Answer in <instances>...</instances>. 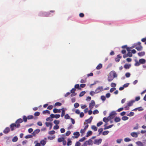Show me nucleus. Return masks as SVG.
<instances>
[{
	"label": "nucleus",
	"mask_w": 146,
	"mask_h": 146,
	"mask_svg": "<svg viewBox=\"0 0 146 146\" xmlns=\"http://www.w3.org/2000/svg\"><path fill=\"white\" fill-rule=\"evenodd\" d=\"M61 109H57L56 108H54L53 110V111L54 113H60L61 112Z\"/></svg>",
	"instance_id": "f8f14e48"
},
{
	"label": "nucleus",
	"mask_w": 146,
	"mask_h": 146,
	"mask_svg": "<svg viewBox=\"0 0 146 146\" xmlns=\"http://www.w3.org/2000/svg\"><path fill=\"white\" fill-rule=\"evenodd\" d=\"M101 99L103 101H104L106 99V97L104 96H102L101 97Z\"/></svg>",
	"instance_id": "3c124183"
},
{
	"label": "nucleus",
	"mask_w": 146,
	"mask_h": 146,
	"mask_svg": "<svg viewBox=\"0 0 146 146\" xmlns=\"http://www.w3.org/2000/svg\"><path fill=\"white\" fill-rule=\"evenodd\" d=\"M131 135L134 137L136 138L138 137V135L137 133L133 132H132L131 133Z\"/></svg>",
	"instance_id": "6e6552de"
},
{
	"label": "nucleus",
	"mask_w": 146,
	"mask_h": 146,
	"mask_svg": "<svg viewBox=\"0 0 146 146\" xmlns=\"http://www.w3.org/2000/svg\"><path fill=\"white\" fill-rule=\"evenodd\" d=\"M80 145L81 143L79 142H77L75 145V146H80Z\"/></svg>",
	"instance_id": "774afa93"
},
{
	"label": "nucleus",
	"mask_w": 146,
	"mask_h": 146,
	"mask_svg": "<svg viewBox=\"0 0 146 146\" xmlns=\"http://www.w3.org/2000/svg\"><path fill=\"white\" fill-rule=\"evenodd\" d=\"M93 119V117L91 116L88 119H86L85 121L86 122V124L90 123Z\"/></svg>",
	"instance_id": "20e7f679"
},
{
	"label": "nucleus",
	"mask_w": 146,
	"mask_h": 146,
	"mask_svg": "<svg viewBox=\"0 0 146 146\" xmlns=\"http://www.w3.org/2000/svg\"><path fill=\"white\" fill-rule=\"evenodd\" d=\"M75 92H70L71 93V96L73 97L76 96V93Z\"/></svg>",
	"instance_id": "a19ab883"
},
{
	"label": "nucleus",
	"mask_w": 146,
	"mask_h": 146,
	"mask_svg": "<svg viewBox=\"0 0 146 146\" xmlns=\"http://www.w3.org/2000/svg\"><path fill=\"white\" fill-rule=\"evenodd\" d=\"M129 118L128 117L126 116H123L122 118V119L123 121H125L127 120Z\"/></svg>",
	"instance_id": "c9c22d12"
},
{
	"label": "nucleus",
	"mask_w": 146,
	"mask_h": 146,
	"mask_svg": "<svg viewBox=\"0 0 146 146\" xmlns=\"http://www.w3.org/2000/svg\"><path fill=\"white\" fill-rule=\"evenodd\" d=\"M18 140V138L17 136L14 137L12 139V141L14 142L17 141Z\"/></svg>",
	"instance_id": "72a5a7b5"
},
{
	"label": "nucleus",
	"mask_w": 146,
	"mask_h": 146,
	"mask_svg": "<svg viewBox=\"0 0 146 146\" xmlns=\"http://www.w3.org/2000/svg\"><path fill=\"white\" fill-rule=\"evenodd\" d=\"M13 125L14 126L15 128H19L20 126V124H17V123H13Z\"/></svg>",
	"instance_id": "412c9836"
},
{
	"label": "nucleus",
	"mask_w": 146,
	"mask_h": 146,
	"mask_svg": "<svg viewBox=\"0 0 146 146\" xmlns=\"http://www.w3.org/2000/svg\"><path fill=\"white\" fill-rule=\"evenodd\" d=\"M73 134L75 136L74 137L76 138H78L80 135L79 132L77 131L74 133Z\"/></svg>",
	"instance_id": "9d476101"
},
{
	"label": "nucleus",
	"mask_w": 146,
	"mask_h": 146,
	"mask_svg": "<svg viewBox=\"0 0 146 146\" xmlns=\"http://www.w3.org/2000/svg\"><path fill=\"white\" fill-rule=\"evenodd\" d=\"M102 67V64L100 63L96 67V68L97 70H100Z\"/></svg>",
	"instance_id": "a211bd4d"
},
{
	"label": "nucleus",
	"mask_w": 146,
	"mask_h": 146,
	"mask_svg": "<svg viewBox=\"0 0 146 146\" xmlns=\"http://www.w3.org/2000/svg\"><path fill=\"white\" fill-rule=\"evenodd\" d=\"M103 124V122L102 121H100L97 124V126L98 127H99L101 125Z\"/></svg>",
	"instance_id": "603ef678"
},
{
	"label": "nucleus",
	"mask_w": 146,
	"mask_h": 146,
	"mask_svg": "<svg viewBox=\"0 0 146 146\" xmlns=\"http://www.w3.org/2000/svg\"><path fill=\"white\" fill-rule=\"evenodd\" d=\"M109 133V131H106L103 132L102 135H107Z\"/></svg>",
	"instance_id": "e433bc0d"
},
{
	"label": "nucleus",
	"mask_w": 146,
	"mask_h": 146,
	"mask_svg": "<svg viewBox=\"0 0 146 146\" xmlns=\"http://www.w3.org/2000/svg\"><path fill=\"white\" fill-rule=\"evenodd\" d=\"M127 54L128 56L130 57H132L133 56L132 53L130 52H128Z\"/></svg>",
	"instance_id": "69168bd1"
},
{
	"label": "nucleus",
	"mask_w": 146,
	"mask_h": 146,
	"mask_svg": "<svg viewBox=\"0 0 146 146\" xmlns=\"http://www.w3.org/2000/svg\"><path fill=\"white\" fill-rule=\"evenodd\" d=\"M60 116V115L59 114H56L55 115L54 118L56 119L58 118Z\"/></svg>",
	"instance_id": "052dcab7"
},
{
	"label": "nucleus",
	"mask_w": 146,
	"mask_h": 146,
	"mask_svg": "<svg viewBox=\"0 0 146 146\" xmlns=\"http://www.w3.org/2000/svg\"><path fill=\"white\" fill-rule=\"evenodd\" d=\"M109 120H110L108 118V117L107 118L106 117L104 118L103 120V121L105 123H107Z\"/></svg>",
	"instance_id": "4be33fe9"
},
{
	"label": "nucleus",
	"mask_w": 146,
	"mask_h": 146,
	"mask_svg": "<svg viewBox=\"0 0 146 146\" xmlns=\"http://www.w3.org/2000/svg\"><path fill=\"white\" fill-rule=\"evenodd\" d=\"M143 47L141 46H136L135 47V49H136L137 50L140 51L142 50Z\"/></svg>",
	"instance_id": "b1692460"
},
{
	"label": "nucleus",
	"mask_w": 146,
	"mask_h": 146,
	"mask_svg": "<svg viewBox=\"0 0 146 146\" xmlns=\"http://www.w3.org/2000/svg\"><path fill=\"white\" fill-rule=\"evenodd\" d=\"M95 102L94 100H92L91 102V103L89 104V107L90 110H92V109L95 105Z\"/></svg>",
	"instance_id": "7ed1b4c3"
},
{
	"label": "nucleus",
	"mask_w": 146,
	"mask_h": 146,
	"mask_svg": "<svg viewBox=\"0 0 146 146\" xmlns=\"http://www.w3.org/2000/svg\"><path fill=\"white\" fill-rule=\"evenodd\" d=\"M121 120V119L119 117H116L114 119V121L116 122H119Z\"/></svg>",
	"instance_id": "aec40b11"
},
{
	"label": "nucleus",
	"mask_w": 146,
	"mask_h": 146,
	"mask_svg": "<svg viewBox=\"0 0 146 146\" xmlns=\"http://www.w3.org/2000/svg\"><path fill=\"white\" fill-rule=\"evenodd\" d=\"M130 74L129 72L126 73L125 74V75L126 77L128 78L130 76Z\"/></svg>",
	"instance_id": "13d9d810"
},
{
	"label": "nucleus",
	"mask_w": 146,
	"mask_h": 146,
	"mask_svg": "<svg viewBox=\"0 0 146 146\" xmlns=\"http://www.w3.org/2000/svg\"><path fill=\"white\" fill-rule=\"evenodd\" d=\"M76 89L81 90L79 84H76L74 86V88H72V89L70 90V91H75Z\"/></svg>",
	"instance_id": "f03ea898"
},
{
	"label": "nucleus",
	"mask_w": 146,
	"mask_h": 146,
	"mask_svg": "<svg viewBox=\"0 0 146 146\" xmlns=\"http://www.w3.org/2000/svg\"><path fill=\"white\" fill-rule=\"evenodd\" d=\"M91 129L94 131H96L97 130L98 128L96 126L93 125L91 126Z\"/></svg>",
	"instance_id": "2eb2a0df"
},
{
	"label": "nucleus",
	"mask_w": 146,
	"mask_h": 146,
	"mask_svg": "<svg viewBox=\"0 0 146 146\" xmlns=\"http://www.w3.org/2000/svg\"><path fill=\"white\" fill-rule=\"evenodd\" d=\"M23 120L25 122H26L27 121V117L25 115H24L23 117Z\"/></svg>",
	"instance_id": "ea45409f"
},
{
	"label": "nucleus",
	"mask_w": 146,
	"mask_h": 146,
	"mask_svg": "<svg viewBox=\"0 0 146 146\" xmlns=\"http://www.w3.org/2000/svg\"><path fill=\"white\" fill-rule=\"evenodd\" d=\"M134 102V101H130L128 102L127 103V106L129 107L132 106Z\"/></svg>",
	"instance_id": "5701e85b"
},
{
	"label": "nucleus",
	"mask_w": 146,
	"mask_h": 146,
	"mask_svg": "<svg viewBox=\"0 0 146 146\" xmlns=\"http://www.w3.org/2000/svg\"><path fill=\"white\" fill-rule=\"evenodd\" d=\"M42 113L44 114H45L46 113H48L49 114L50 113V111L48 110L44 111H43Z\"/></svg>",
	"instance_id": "f704fd0d"
},
{
	"label": "nucleus",
	"mask_w": 146,
	"mask_h": 146,
	"mask_svg": "<svg viewBox=\"0 0 146 146\" xmlns=\"http://www.w3.org/2000/svg\"><path fill=\"white\" fill-rule=\"evenodd\" d=\"M131 65L130 64H126L124 65V68L125 69H129L131 67Z\"/></svg>",
	"instance_id": "f3484780"
},
{
	"label": "nucleus",
	"mask_w": 146,
	"mask_h": 146,
	"mask_svg": "<svg viewBox=\"0 0 146 146\" xmlns=\"http://www.w3.org/2000/svg\"><path fill=\"white\" fill-rule=\"evenodd\" d=\"M140 64V63H139V62H138L137 61H136V62L135 64V66H139Z\"/></svg>",
	"instance_id": "338daca9"
},
{
	"label": "nucleus",
	"mask_w": 146,
	"mask_h": 146,
	"mask_svg": "<svg viewBox=\"0 0 146 146\" xmlns=\"http://www.w3.org/2000/svg\"><path fill=\"white\" fill-rule=\"evenodd\" d=\"M146 60L145 59H141L139 60V62L141 64H144Z\"/></svg>",
	"instance_id": "ddd939ff"
},
{
	"label": "nucleus",
	"mask_w": 146,
	"mask_h": 146,
	"mask_svg": "<svg viewBox=\"0 0 146 146\" xmlns=\"http://www.w3.org/2000/svg\"><path fill=\"white\" fill-rule=\"evenodd\" d=\"M40 113L38 112H36L35 113L34 115L36 116H38L39 115Z\"/></svg>",
	"instance_id": "864d4df0"
},
{
	"label": "nucleus",
	"mask_w": 146,
	"mask_h": 146,
	"mask_svg": "<svg viewBox=\"0 0 146 146\" xmlns=\"http://www.w3.org/2000/svg\"><path fill=\"white\" fill-rule=\"evenodd\" d=\"M40 130L39 129H37L35 130L32 133V134L33 136H35L36 134L39 132Z\"/></svg>",
	"instance_id": "423d86ee"
},
{
	"label": "nucleus",
	"mask_w": 146,
	"mask_h": 146,
	"mask_svg": "<svg viewBox=\"0 0 146 146\" xmlns=\"http://www.w3.org/2000/svg\"><path fill=\"white\" fill-rule=\"evenodd\" d=\"M102 141V139H95L94 141V144H100Z\"/></svg>",
	"instance_id": "39448f33"
},
{
	"label": "nucleus",
	"mask_w": 146,
	"mask_h": 146,
	"mask_svg": "<svg viewBox=\"0 0 146 146\" xmlns=\"http://www.w3.org/2000/svg\"><path fill=\"white\" fill-rule=\"evenodd\" d=\"M74 107L75 108H77L79 106V104L78 103H76L74 104Z\"/></svg>",
	"instance_id": "6e6d98bb"
},
{
	"label": "nucleus",
	"mask_w": 146,
	"mask_h": 146,
	"mask_svg": "<svg viewBox=\"0 0 146 146\" xmlns=\"http://www.w3.org/2000/svg\"><path fill=\"white\" fill-rule=\"evenodd\" d=\"M136 144L138 146H143L144 145L143 143L140 141H137L136 142Z\"/></svg>",
	"instance_id": "4468645a"
},
{
	"label": "nucleus",
	"mask_w": 146,
	"mask_h": 146,
	"mask_svg": "<svg viewBox=\"0 0 146 146\" xmlns=\"http://www.w3.org/2000/svg\"><path fill=\"white\" fill-rule=\"evenodd\" d=\"M71 133V132L70 131H68L66 132L65 133L66 135V136H69Z\"/></svg>",
	"instance_id": "e2e57ef3"
},
{
	"label": "nucleus",
	"mask_w": 146,
	"mask_h": 146,
	"mask_svg": "<svg viewBox=\"0 0 146 146\" xmlns=\"http://www.w3.org/2000/svg\"><path fill=\"white\" fill-rule=\"evenodd\" d=\"M54 123L56 125H57L59 123L60 121L57 120H55L53 121Z\"/></svg>",
	"instance_id": "7c9ffc66"
},
{
	"label": "nucleus",
	"mask_w": 146,
	"mask_h": 146,
	"mask_svg": "<svg viewBox=\"0 0 146 146\" xmlns=\"http://www.w3.org/2000/svg\"><path fill=\"white\" fill-rule=\"evenodd\" d=\"M27 119H32L33 118V116L32 115H29L27 116Z\"/></svg>",
	"instance_id": "de8ad7c7"
},
{
	"label": "nucleus",
	"mask_w": 146,
	"mask_h": 146,
	"mask_svg": "<svg viewBox=\"0 0 146 146\" xmlns=\"http://www.w3.org/2000/svg\"><path fill=\"white\" fill-rule=\"evenodd\" d=\"M64 140V138L63 137L59 138L58 139V141L59 142H61L63 141Z\"/></svg>",
	"instance_id": "58836bf2"
},
{
	"label": "nucleus",
	"mask_w": 146,
	"mask_h": 146,
	"mask_svg": "<svg viewBox=\"0 0 146 146\" xmlns=\"http://www.w3.org/2000/svg\"><path fill=\"white\" fill-rule=\"evenodd\" d=\"M10 128H11V130L12 131H13V130H14L15 129V127H14V126L13 125V123L11 124L10 125Z\"/></svg>",
	"instance_id": "bb28decb"
},
{
	"label": "nucleus",
	"mask_w": 146,
	"mask_h": 146,
	"mask_svg": "<svg viewBox=\"0 0 146 146\" xmlns=\"http://www.w3.org/2000/svg\"><path fill=\"white\" fill-rule=\"evenodd\" d=\"M52 119L50 117H47L46 119V120L47 121H52Z\"/></svg>",
	"instance_id": "680f3d73"
},
{
	"label": "nucleus",
	"mask_w": 146,
	"mask_h": 146,
	"mask_svg": "<svg viewBox=\"0 0 146 146\" xmlns=\"http://www.w3.org/2000/svg\"><path fill=\"white\" fill-rule=\"evenodd\" d=\"M47 127H49L52 124V123L49 122H46L45 123Z\"/></svg>",
	"instance_id": "8fccbe9b"
},
{
	"label": "nucleus",
	"mask_w": 146,
	"mask_h": 146,
	"mask_svg": "<svg viewBox=\"0 0 146 146\" xmlns=\"http://www.w3.org/2000/svg\"><path fill=\"white\" fill-rule=\"evenodd\" d=\"M23 121V120L21 118H20L17 119L15 122L16 123L19 124L22 123Z\"/></svg>",
	"instance_id": "9b49d317"
},
{
	"label": "nucleus",
	"mask_w": 146,
	"mask_h": 146,
	"mask_svg": "<svg viewBox=\"0 0 146 146\" xmlns=\"http://www.w3.org/2000/svg\"><path fill=\"white\" fill-rule=\"evenodd\" d=\"M98 113H99V111L97 110H94L93 112V113L94 114H98Z\"/></svg>",
	"instance_id": "09e8293b"
},
{
	"label": "nucleus",
	"mask_w": 146,
	"mask_h": 146,
	"mask_svg": "<svg viewBox=\"0 0 146 146\" xmlns=\"http://www.w3.org/2000/svg\"><path fill=\"white\" fill-rule=\"evenodd\" d=\"M97 90H99V91H102L104 90V89H103V88L102 86H100L98 87L96 89Z\"/></svg>",
	"instance_id": "cd10ccee"
},
{
	"label": "nucleus",
	"mask_w": 146,
	"mask_h": 146,
	"mask_svg": "<svg viewBox=\"0 0 146 146\" xmlns=\"http://www.w3.org/2000/svg\"><path fill=\"white\" fill-rule=\"evenodd\" d=\"M92 133V132L91 131H88L86 134V137H88L91 135Z\"/></svg>",
	"instance_id": "dca6fc26"
},
{
	"label": "nucleus",
	"mask_w": 146,
	"mask_h": 146,
	"mask_svg": "<svg viewBox=\"0 0 146 146\" xmlns=\"http://www.w3.org/2000/svg\"><path fill=\"white\" fill-rule=\"evenodd\" d=\"M55 131L54 130L50 131L48 132V134L50 135H53L55 133Z\"/></svg>",
	"instance_id": "37998d69"
},
{
	"label": "nucleus",
	"mask_w": 146,
	"mask_h": 146,
	"mask_svg": "<svg viewBox=\"0 0 146 146\" xmlns=\"http://www.w3.org/2000/svg\"><path fill=\"white\" fill-rule=\"evenodd\" d=\"M55 105L56 106H60L62 104L60 102H56V103H55Z\"/></svg>",
	"instance_id": "5fc2aeb1"
},
{
	"label": "nucleus",
	"mask_w": 146,
	"mask_h": 146,
	"mask_svg": "<svg viewBox=\"0 0 146 146\" xmlns=\"http://www.w3.org/2000/svg\"><path fill=\"white\" fill-rule=\"evenodd\" d=\"M64 118L66 119H70V116L68 114L65 115Z\"/></svg>",
	"instance_id": "a18cd8bd"
},
{
	"label": "nucleus",
	"mask_w": 146,
	"mask_h": 146,
	"mask_svg": "<svg viewBox=\"0 0 146 146\" xmlns=\"http://www.w3.org/2000/svg\"><path fill=\"white\" fill-rule=\"evenodd\" d=\"M10 129L9 127H6L3 131V133L5 134L8 133L10 131Z\"/></svg>",
	"instance_id": "0eeeda50"
},
{
	"label": "nucleus",
	"mask_w": 146,
	"mask_h": 146,
	"mask_svg": "<svg viewBox=\"0 0 146 146\" xmlns=\"http://www.w3.org/2000/svg\"><path fill=\"white\" fill-rule=\"evenodd\" d=\"M98 93V92H90V94L91 96H93L94 95V94H97Z\"/></svg>",
	"instance_id": "c03bdc74"
},
{
	"label": "nucleus",
	"mask_w": 146,
	"mask_h": 146,
	"mask_svg": "<svg viewBox=\"0 0 146 146\" xmlns=\"http://www.w3.org/2000/svg\"><path fill=\"white\" fill-rule=\"evenodd\" d=\"M86 92H81L79 94L80 97L82 96L85 94Z\"/></svg>",
	"instance_id": "49530a36"
},
{
	"label": "nucleus",
	"mask_w": 146,
	"mask_h": 146,
	"mask_svg": "<svg viewBox=\"0 0 146 146\" xmlns=\"http://www.w3.org/2000/svg\"><path fill=\"white\" fill-rule=\"evenodd\" d=\"M84 125H86V126H85L84 129V130H86V129H87L88 128V126H89V125L88 124H86V123L85 122H84Z\"/></svg>",
	"instance_id": "79ce46f5"
},
{
	"label": "nucleus",
	"mask_w": 146,
	"mask_h": 146,
	"mask_svg": "<svg viewBox=\"0 0 146 146\" xmlns=\"http://www.w3.org/2000/svg\"><path fill=\"white\" fill-rule=\"evenodd\" d=\"M113 125H114L113 124H112V125H110L104 128V129H107L111 128L112 127H113Z\"/></svg>",
	"instance_id": "473e14b6"
},
{
	"label": "nucleus",
	"mask_w": 146,
	"mask_h": 146,
	"mask_svg": "<svg viewBox=\"0 0 146 146\" xmlns=\"http://www.w3.org/2000/svg\"><path fill=\"white\" fill-rule=\"evenodd\" d=\"M145 53L144 52H139L138 54V55L139 56H144L145 55Z\"/></svg>",
	"instance_id": "c85d7f7f"
},
{
	"label": "nucleus",
	"mask_w": 146,
	"mask_h": 146,
	"mask_svg": "<svg viewBox=\"0 0 146 146\" xmlns=\"http://www.w3.org/2000/svg\"><path fill=\"white\" fill-rule=\"evenodd\" d=\"M59 128V126L57 125H55L53 127V129H57Z\"/></svg>",
	"instance_id": "bf43d9fd"
},
{
	"label": "nucleus",
	"mask_w": 146,
	"mask_h": 146,
	"mask_svg": "<svg viewBox=\"0 0 146 146\" xmlns=\"http://www.w3.org/2000/svg\"><path fill=\"white\" fill-rule=\"evenodd\" d=\"M40 143L42 146H44L46 143V141L44 140H42L40 141Z\"/></svg>",
	"instance_id": "2f4dec72"
},
{
	"label": "nucleus",
	"mask_w": 146,
	"mask_h": 146,
	"mask_svg": "<svg viewBox=\"0 0 146 146\" xmlns=\"http://www.w3.org/2000/svg\"><path fill=\"white\" fill-rule=\"evenodd\" d=\"M61 110H62L61 117H63L65 115V110H64L63 108L62 109H61Z\"/></svg>",
	"instance_id": "393cba45"
},
{
	"label": "nucleus",
	"mask_w": 146,
	"mask_h": 146,
	"mask_svg": "<svg viewBox=\"0 0 146 146\" xmlns=\"http://www.w3.org/2000/svg\"><path fill=\"white\" fill-rule=\"evenodd\" d=\"M80 88L81 89V88H84L86 86V84H81L80 86Z\"/></svg>",
	"instance_id": "4d7b16f0"
},
{
	"label": "nucleus",
	"mask_w": 146,
	"mask_h": 146,
	"mask_svg": "<svg viewBox=\"0 0 146 146\" xmlns=\"http://www.w3.org/2000/svg\"><path fill=\"white\" fill-rule=\"evenodd\" d=\"M50 14L49 12H44L43 13V16L44 17H48Z\"/></svg>",
	"instance_id": "6ab92c4d"
},
{
	"label": "nucleus",
	"mask_w": 146,
	"mask_h": 146,
	"mask_svg": "<svg viewBox=\"0 0 146 146\" xmlns=\"http://www.w3.org/2000/svg\"><path fill=\"white\" fill-rule=\"evenodd\" d=\"M103 131V129L101 128L98 129V131L99 132V134H100Z\"/></svg>",
	"instance_id": "0e129e2a"
},
{
	"label": "nucleus",
	"mask_w": 146,
	"mask_h": 146,
	"mask_svg": "<svg viewBox=\"0 0 146 146\" xmlns=\"http://www.w3.org/2000/svg\"><path fill=\"white\" fill-rule=\"evenodd\" d=\"M117 77V75L115 72L113 71H111L109 74L108 77V80L109 82H111L113 78Z\"/></svg>",
	"instance_id": "f257e3e1"
},
{
	"label": "nucleus",
	"mask_w": 146,
	"mask_h": 146,
	"mask_svg": "<svg viewBox=\"0 0 146 146\" xmlns=\"http://www.w3.org/2000/svg\"><path fill=\"white\" fill-rule=\"evenodd\" d=\"M131 140V139L128 137L125 138L124 139V141L125 142H128L130 141Z\"/></svg>",
	"instance_id": "4c0bfd02"
},
{
	"label": "nucleus",
	"mask_w": 146,
	"mask_h": 146,
	"mask_svg": "<svg viewBox=\"0 0 146 146\" xmlns=\"http://www.w3.org/2000/svg\"><path fill=\"white\" fill-rule=\"evenodd\" d=\"M134 115V113L133 112H131L127 114V115L128 116L131 117Z\"/></svg>",
	"instance_id": "c756f323"
},
{
	"label": "nucleus",
	"mask_w": 146,
	"mask_h": 146,
	"mask_svg": "<svg viewBox=\"0 0 146 146\" xmlns=\"http://www.w3.org/2000/svg\"><path fill=\"white\" fill-rule=\"evenodd\" d=\"M85 142L87 144L89 145H92V140L90 139H89L88 141H86Z\"/></svg>",
	"instance_id": "1a4fd4ad"
},
{
	"label": "nucleus",
	"mask_w": 146,
	"mask_h": 146,
	"mask_svg": "<svg viewBox=\"0 0 146 146\" xmlns=\"http://www.w3.org/2000/svg\"><path fill=\"white\" fill-rule=\"evenodd\" d=\"M72 141H71L70 139H68L67 145L68 146L72 144Z\"/></svg>",
	"instance_id": "a878e982"
}]
</instances>
